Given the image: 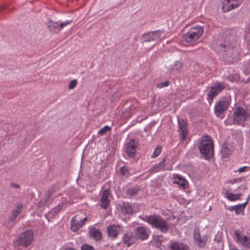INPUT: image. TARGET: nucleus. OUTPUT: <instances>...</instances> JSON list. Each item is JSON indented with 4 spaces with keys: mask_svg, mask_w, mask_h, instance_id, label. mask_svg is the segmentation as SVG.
I'll list each match as a JSON object with an SVG mask.
<instances>
[{
    "mask_svg": "<svg viewBox=\"0 0 250 250\" xmlns=\"http://www.w3.org/2000/svg\"><path fill=\"white\" fill-rule=\"evenodd\" d=\"M144 220L150 225L152 228L159 230L163 233H167L170 229V225L167 220L159 215L152 214L145 216Z\"/></svg>",
    "mask_w": 250,
    "mask_h": 250,
    "instance_id": "1",
    "label": "nucleus"
},
{
    "mask_svg": "<svg viewBox=\"0 0 250 250\" xmlns=\"http://www.w3.org/2000/svg\"><path fill=\"white\" fill-rule=\"evenodd\" d=\"M198 148L202 157L206 160H209L213 155V144L211 138L208 135L203 136Z\"/></svg>",
    "mask_w": 250,
    "mask_h": 250,
    "instance_id": "2",
    "label": "nucleus"
},
{
    "mask_svg": "<svg viewBox=\"0 0 250 250\" xmlns=\"http://www.w3.org/2000/svg\"><path fill=\"white\" fill-rule=\"evenodd\" d=\"M33 239V232L29 230H26L16 237L14 241V245L16 246L27 247L31 244Z\"/></svg>",
    "mask_w": 250,
    "mask_h": 250,
    "instance_id": "3",
    "label": "nucleus"
},
{
    "mask_svg": "<svg viewBox=\"0 0 250 250\" xmlns=\"http://www.w3.org/2000/svg\"><path fill=\"white\" fill-rule=\"evenodd\" d=\"M249 115L244 107L240 106H237L232 115L233 124L238 125L243 124L244 122H246L248 120Z\"/></svg>",
    "mask_w": 250,
    "mask_h": 250,
    "instance_id": "4",
    "label": "nucleus"
},
{
    "mask_svg": "<svg viewBox=\"0 0 250 250\" xmlns=\"http://www.w3.org/2000/svg\"><path fill=\"white\" fill-rule=\"evenodd\" d=\"M234 234L235 241L238 244L250 249V237L242 235V232L239 229L235 230Z\"/></svg>",
    "mask_w": 250,
    "mask_h": 250,
    "instance_id": "5",
    "label": "nucleus"
},
{
    "mask_svg": "<svg viewBox=\"0 0 250 250\" xmlns=\"http://www.w3.org/2000/svg\"><path fill=\"white\" fill-rule=\"evenodd\" d=\"M224 85L221 83L216 82L213 85L210 87V89L207 94L208 100L210 102L216 97L224 89Z\"/></svg>",
    "mask_w": 250,
    "mask_h": 250,
    "instance_id": "6",
    "label": "nucleus"
},
{
    "mask_svg": "<svg viewBox=\"0 0 250 250\" xmlns=\"http://www.w3.org/2000/svg\"><path fill=\"white\" fill-rule=\"evenodd\" d=\"M138 142L137 139H131L126 144L125 152L129 158H133L135 157Z\"/></svg>",
    "mask_w": 250,
    "mask_h": 250,
    "instance_id": "7",
    "label": "nucleus"
},
{
    "mask_svg": "<svg viewBox=\"0 0 250 250\" xmlns=\"http://www.w3.org/2000/svg\"><path fill=\"white\" fill-rule=\"evenodd\" d=\"M164 30H158L144 34L142 37V42H150L157 41L160 38Z\"/></svg>",
    "mask_w": 250,
    "mask_h": 250,
    "instance_id": "8",
    "label": "nucleus"
},
{
    "mask_svg": "<svg viewBox=\"0 0 250 250\" xmlns=\"http://www.w3.org/2000/svg\"><path fill=\"white\" fill-rule=\"evenodd\" d=\"M208 237L204 235L202 237L200 234L199 228H195L193 233V240L195 244L198 247L201 248L205 247L207 244Z\"/></svg>",
    "mask_w": 250,
    "mask_h": 250,
    "instance_id": "9",
    "label": "nucleus"
},
{
    "mask_svg": "<svg viewBox=\"0 0 250 250\" xmlns=\"http://www.w3.org/2000/svg\"><path fill=\"white\" fill-rule=\"evenodd\" d=\"M178 132L179 138L181 141L186 139L188 134V124L187 121L182 118H178Z\"/></svg>",
    "mask_w": 250,
    "mask_h": 250,
    "instance_id": "10",
    "label": "nucleus"
},
{
    "mask_svg": "<svg viewBox=\"0 0 250 250\" xmlns=\"http://www.w3.org/2000/svg\"><path fill=\"white\" fill-rule=\"evenodd\" d=\"M244 0H224L222 2V8L224 12H228L238 7Z\"/></svg>",
    "mask_w": 250,
    "mask_h": 250,
    "instance_id": "11",
    "label": "nucleus"
},
{
    "mask_svg": "<svg viewBox=\"0 0 250 250\" xmlns=\"http://www.w3.org/2000/svg\"><path fill=\"white\" fill-rule=\"evenodd\" d=\"M122 231V226L118 224L110 225L107 227V235L112 239L116 238Z\"/></svg>",
    "mask_w": 250,
    "mask_h": 250,
    "instance_id": "12",
    "label": "nucleus"
},
{
    "mask_svg": "<svg viewBox=\"0 0 250 250\" xmlns=\"http://www.w3.org/2000/svg\"><path fill=\"white\" fill-rule=\"evenodd\" d=\"M135 242V238L131 232H128L123 234L121 238V242L118 243L117 245H119L120 244L123 243L124 246L127 247H130Z\"/></svg>",
    "mask_w": 250,
    "mask_h": 250,
    "instance_id": "13",
    "label": "nucleus"
},
{
    "mask_svg": "<svg viewBox=\"0 0 250 250\" xmlns=\"http://www.w3.org/2000/svg\"><path fill=\"white\" fill-rule=\"evenodd\" d=\"M166 161V157H163L161 161L158 163L154 165L151 168H149L147 173L150 175H152L155 173L161 171H164L165 169V163Z\"/></svg>",
    "mask_w": 250,
    "mask_h": 250,
    "instance_id": "14",
    "label": "nucleus"
},
{
    "mask_svg": "<svg viewBox=\"0 0 250 250\" xmlns=\"http://www.w3.org/2000/svg\"><path fill=\"white\" fill-rule=\"evenodd\" d=\"M229 102L227 100H221L216 103L214 106V112L217 116L223 113L229 106Z\"/></svg>",
    "mask_w": 250,
    "mask_h": 250,
    "instance_id": "15",
    "label": "nucleus"
},
{
    "mask_svg": "<svg viewBox=\"0 0 250 250\" xmlns=\"http://www.w3.org/2000/svg\"><path fill=\"white\" fill-rule=\"evenodd\" d=\"M134 233L137 238L142 240L147 239L150 234V231H148L144 227H139L135 229Z\"/></svg>",
    "mask_w": 250,
    "mask_h": 250,
    "instance_id": "16",
    "label": "nucleus"
},
{
    "mask_svg": "<svg viewBox=\"0 0 250 250\" xmlns=\"http://www.w3.org/2000/svg\"><path fill=\"white\" fill-rule=\"evenodd\" d=\"M110 194V189L108 188H106L103 191L101 199V206L104 209L107 208L108 206L109 205L110 200L109 199V197Z\"/></svg>",
    "mask_w": 250,
    "mask_h": 250,
    "instance_id": "17",
    "label": "nucleus"
},
{
    "mask_svg": "<svg viewBox=\"0 0 250 250\" xmlns=\"http://www.w3.org/2000/svg\"><path fill=\"white\" fill-rule=\"evenodd\" d=\"M204 27L199 25H195L191 27L188 30L191 34L197 41L200 38L204 32Z\"/></svg>",
    "mask_w": 250,
    "mask_h": 250,
    "instance_id": "18",
    "label": "nucleus"
},
{
    "mask_svg": "<svg viewBox=\"0 0 250 250\" xmlns=\"http://www.w3.org/2000/svg\"><path fill=\"white\" fill-rule=\"evenodd\" d=\"M87 220L86 217L82 219L80 221H77L76 216L73 217L70 221L71 228L73 231H77L80 228H82L84 225Z\"/></svg>",
    "mask_w": 250,
    "mask_h": 250,
    "instance_id": "19",
    "label": "nucleus"
},
{
    "mask_svg": "<svg viewBox=\"0 0 250 250\" xmlns=\"http://www.w3.org/2000/svg\"><path fill=\"white\" fill-rule=\"evenodd\" d=\"M52 193V191H48L45 197L41 199L38 204L39 208H44L45 207H48L51 203V195Z\"/></svg>",
    "mask_w": 250,
    "mask_h": 250,
    "instance_id": "20",
    "label": "nucleus"
},
{
    "mask_svg": "<svg viewBox=\"0 0 250 250\" xmlns=\"http://www.w3.org/2000/svg\"><path fill=\"white\" fill-rule=\"evenodd\" d=\"M173 183L177 184L181 187L186 189L188 188V181L182 176L179 174H175L173 175Z\"/></svg>",
    "mask_w": 250,
    "mask_h": 250,
    "instance_id": "21",
    "label": "nucleus"
},
{
    "mask_svg": "<svg viewBox=\"0 0 250 250\" xmlns=\"http://www.w3.org/2000/svg\"><path fill=\"white\" fill-rule=\"evenodd\" d=\"M170 250H188L187 245L179 242H171L169 245Z\"/></svg>",
    "mask_w": 250,
    "mask_h": 250,
    "instance_id": "22",
    "label": "nucleus"
},
{
    "mask_svg": "<svg viewBox=\"0 0 250 250\" xmlns=\"http://www.w3.org/2000/svg\"><path fill=\"white\" fill-rule=\"evenodd\" d=\"M140 190V188L136 185L133 187L127 188L125 190V194L127 198H131L133 196H137Z\"/></svg>",
    "mask_w": 250,
    "mask_h": 250,
    "instance_id": "23",
    "label": "nucleus"
},
{
    "mask_svg": "<svg viewBox=\"0 0 250 250\" xmlns=\"http://www.w3.org/2000/svg\"><path fill=\"white\" fill-rule=\"evenodd\" d=\"M121 210L123 214H131L133 212V207L130 203L124 202L121 206Z\"/></svg>",
    "mask_w": 250,
    "mask_h": 250,
    "instance_id": "24",
    "label": "nucleus"
},
{
    "mask_svg": "<svg viewBox=\"0 0 250 250\" xmlns=\"http://www.w3.org/2000/svg\"><path fill=\"white\" fill-rule=\"evenodd\" d=\"M47 27L49 30L53 33H58L61 30L59 22L52 21H48Z\"/></svg>",
    "mask_w": 250,
    "mask_h": 250,
    "instance_id": "25",
    "label": "nucleus"
},
{
    "mask_svg": "<svg viewBox=\"0 0 250 250\" xmlns=\"http://www.w3.org/2000/svg\"><path fill=\"white\" fill-rule=\"evenodd\" d=\"M247 205V203H244L243 204H240L237 205L230 206L229 207L228 209L230 211H235L236 214L238 215L241 214L244 211V210Z\"/></svg>",
    "mask_w": 250,
    "mask_h": 250,
    "instance_id": "26",
    "label": "nucleus"
},
{
    "mask_svg": "<svg viewBox=\"0 0 250 250\" xmlns=\"http://www.w3.org/2000/svg\"><path fill=\"white\" fill-rule=\"evenodd\" d=\"M89 236L96 241H99L102 238V233L100 230L95 228H92L89 231Z\"/></svg>",
    "mask_w": 250,
    "mask_h": 250,
    "instance_id": "27",
    "label": "nucleus"
},
{
    "mask_svg": "<svg viewBox=\"0 0 250 250\" xmlns=\"http://www.w3.org/2000/svg\"><path fill=\"white\" fill-rule=\"evenodd\" d=\"M232 152V149L231 148H229L228 144L224 143L221 147V153L222 157L224 158H228L229 155Z\"/></svg>",
    "mask_w": 250,
    "mask_h": 250,
    "instance_id": "28",
    "label": "nucleus"
},
{
    "mask_svg": "<svg viewBox=\"0 0 250 250\" xmlns=\"http://www.w3.org/2000/svg\"><path fill=\"white\" fill-rule=\"evenodd\" d=\"M183 40L189 43H193L197 41L189 31L183 36Z\"/></svg>",
    "mask_w": 250,
    "mask_h": 250,
    "instance_id": "29",
    "label": "nucleus"
},
{
    "mask_svg": "<svg viewBox=\"0 0 250 250\" xmlns=\"http://www.w3.org/2000/svg\"><path fill=\"white\" fill-rule=\"evenodd\" d=\"M226 197L229 201H234L240 199V196H241V193L238 194H233L232 193H230L228 190L226 191Z\"/></svg>",
    "mask_w": 250,
    "mask_h": 250,
    "instance_id": "30",
    "label": "nucleus"
},
{
    "mask_svg": "<svg viewBox=\"0 0 250 250\" xmlns=\"http://www.w3.org/2000/svg\"><path fill=\"white\" fill-rule=\"evenodd\" d=\"M182 67V63L179 61H176L171 67V70L175 73H179Z\"/></svg>",
    "mask_w": 250,
    "mask_h": 250,
    "instance_id": "31",
    "label": "nucleus"
},
{
    "mask_svg": "<svg viewBox=\"0 0 250 250\" xmlns=\"http://www.w3.org/2000/svg\"><path fill=\"white\" fill-rule=\"evenodd\" d=\"M121 175L125 177H128L130 175L129 169L125 167H122L119 170Z\"/></svg>",
    "mask_w": 250,
    "mask_h": 250,
    "instance_id": "32",
    "label": "nucleus"
},
{
    "mask_svg": "<svg viewBox=\"0 0 250 250\" xmlns=\"http://www.w3.org/2000/svg\"><path fill=\"white\" fill-rule=\"evenodd\" d=\"M20 213L19 212V211H18L17 210H13L11 212V216L9 218V221L14 222L15 221L17 217Z\"/></svg>",
    "mask_w": 250,
    "mask_h": 250,
    "instance_id": "33",
    "label": "nucleus"
},
{
    "mask_svg": "<svg viewBox=\"0 0 250 250\" xmlns=\"http://www.w3.org/2000/svg\"><path fill=\"white\" fill-rule=\"evenodd\" d=\"M134 109L135 107L133 105H130L125 109V113H126L127 116H130L135 113Z\"/></svg>",
    "mask_w": 250,
    "mask_h": 250,
    "instance_id": "34",
    "label": "nucleus"
},
{
    "mask_svg": "<svg viewBox=\"0 0 250 250\" xmlns=\"http://www.w3.org/2000/svg\"><path fill=\"white\" fill-rule=\"evenodd\" d=\"M111 129V128L110 126L108 125H105L99 130L98 134L101 135H103L107 131H110Z\"/></svg>",
    "mask_w": 250,
    "mask_h": 250,
    "instance_id": "35",
    "label": "nucleus"
},
{
    "mask_svg": "<svg viewBox=\"0 0 250 250\" xmlns=\"http://www.w3.org/2000/svg\"><path fill=\"white\" fill-rule=\"evenodd\" d=\"M162 151L161 147H157L155 148L154 151H153L152 155L151 156V158H155L158 156Z\"/></svg>",
    "mask_w": 250,
    "mask_h": 250,
    "instance_id": "36",
    "label": "nucleus"
},
{
    "mask_svg": "<svg viewBox=\"0 0 250 250\" xmlns=\"http://www.w3.org/2000/svg\"><path fill=\"white\" fill-rule=\"evenodd\" d=\"M169 82L167 81H166L157 83V86L158 88H162L168 86L169 85Z\"/></svg>",
    "mask_w": 250,
    "mask_h": 250,
    "instance_id": "37",
    "label": "nucleus"
},
{
    "mask_svg": "<svg viewBox=\"0 0 250 250\" xmlns=\"http://www.w3.org/2000/svg\"><path fill=\"white\" fill-rule=\"evenodd\" d=\"M82 250H95L93 247L88 244L83 245L81 247Z\"/></svg>",
    "mask_w": 250,
    "mask_h": 250,
    "instance_id": "38",
    "label": "nucleus"
},
{
    "mask_svg": "<svg viewBox=\"0 0 250 250\" xmlns=\"http://www.w3.org/2000/svg\"><path fill=\"white\" fill-rule=\"evenodd\" d=\"M71 20H67L65 21L59 22L60 27H61V29L62 30L64 26L70 24L72 22Z\"/></svg>",
    "mask_w": 250,
    "mask_h": 250,
    "instance_id": "39",
    "label": "nucleus"
},
{
    "mask_svg": "<svg viewBox=\"0 0 250 250\" xmlns=\"http://www.w3.org/2000/svg\"><path fill=\"white\" fill-rule=\"evenodd\" d=\"M219 49L220 52H225L226 51H228L229 48L228 46H227L225 44H221L219 46Z\"/></svg>",
    "mask_w": 250,
    "mask_h": 250,
    "instance_id": "40",
    "label": "nucleus"
},
{
    "mask_svg": "<svg viewBox=\"0 0 250 250\" xmlns=\"http://www.w3.org/2000/svg\"><path fill=\"white\" fill-rule=\"evenodd\" d=\"M77 84V81L76 80H72L69 84V88L70 89H74L76 87Z\"/></svg>",
    "mask_w": 250,
    "mask_h": 250,
    "instance_id": "41",
    "label": "nucleus"
},
{
    "mask_svg": "<svg viewBox=\"0 0 250 250\" xmlns=\"http://www.w3.org/2000/svg\"><path fill=\"white\" fill-rule=\"evenodd\" d=\"M250 169V167L247 166H244L240 168H239L238 169H237L235 172L238 171L240 173L241 172H244L245 171H248Z\"/></svg>",
    "mask_w": 250,
    "mask_h": 250,
    "instance_id": "42",
    "label": "nucleus"
},
{
    "mask_svg": "<svg viewBox=\"0 0 250 250\" xmlns=\"http://www.w3.org/2000/svg\"><path fill=\"white\" fill-rule=\"evenodd\" d=\"M63 205L61 204L58 205L57 207H55L53 209V211L55 213L57 214L60 212L62 209Z\"/></svg>",
    "mask_w": 250,
    "mask_h": 250,
    "instance_id": "43",
    "label": "nucleus"
},
{
    "mask_svg": "<svg viewBox=\"0 0 250 250\" xmlns=\"http://www.w3.org/2000/svg\"><path fill=\"white\" fill-rule=\"evenodd\" d=\"M242 181V178H233L232 179H230L229 180V183L231 184H234L236 183H240Z\"/></svg>",
    "mask_w": 250,
    "mask_h": 250,
    "instance_id": "44",
    "label": "nucleus"
},
{
    "mask_svg": "<svg viewBox=\"0 0 250 250\" xmlns=\"http://www.w3.org/2000/svg\"><path fill=\"white\" fill-rule=\"evenodd\" d=\"M23 207V204L21 203H18L16 206V209H14L15 210H17L19 211L20 213L21 211V209Z\"/></svg>",
    "mask_w": 250,
    "mask_h": 250,
    "instance_id": "45",
    "label": "nucleus"
},
{
    "mask_svg": "<svg viewBox=\"0 0 250 250\" xmlns=\"http://www.w3.org/2000/svg\"><path fill=\"white\" fill-rule=\"evenodd\" d=\"M244 71L247 73H250V60L249 61L248 64L245 67Z\"/></svg>",
    "mask_w": 250,
    "mask_h": 250,
    "instance_id": "46",
    "label": "nucleus"
},
{
    "mask_svg": "<svg viewBox=\"0 0 250 250\" xmlns=\"http://www.w3.org/2000/svg\"><path fill=\"white\" fill-rule=\"evenodd\" d=\"M10 186L13 188H16V189H20L21 188V186L19 184H16L14 183H11L10 184Z\"/></svg>",
    "mask_w": 250,
    "mask_h": 250,
    "instance_id": "47",
    "label": "nucleus"
},
{
    "mask_svg": "<svg viewBox=\"0 0 250 250\" xmlns=\"http://www.w3.org/2000/svg\"><path fill=\"white\" fill-rule=\"evenodd\" d=\"M60 250H76L73 248L69 247L67 246H63L62 247Z\"/></svg>",
    "mask_w": 250,
    "mask_h": 250,
    "instance_id": "48",
    "label": "nucleus"
},
{
    "mask_svg": "<svg viewBox=\"0 0 250 250\" xmlns=\"http://www.w3.org/2000/svg\"><path fill=\"white\" fill-rule=\"evenodd\" d=\"M155 237H156L154 238L155 240L160 242H161L163 239V236L162 235H157Z\"/></svg>",
    "mask_w": 250,
    "mask_h": 250,
    "instance_id": "49",
    "label": "nucleus"
},
{
    "mask_svg": "<svg viewBox=\"0 0 250 250\" xmlns=\"http://www.w3.org/2000/svg\"><path fill=\"white\" fill-rule=\"evenodd\" d=\"M247 124L250 126V115H249V117L248 118V120L246 121Z\"/></svg>",
    "mask_w": 250,
    "mask_h": 250,
    "instance_id": "50",
    "label": "nucleus"
},
{
    "mask_svg": "<svg viewBox=\"0 0 250 250\" xmlns=\"http://www.w3.org/2000/svg\"><path fill=\"white\" fill-rule=\"evenodd\" d=\"M250 199V194L248 196L247 198V200L245 202V203H247V205L248 204V203H249V200Z\"/></svg>",
    "mask_w": 250,
    "mask_h": 250,
    "instance_id": "51",
    "label": "nucleus"
},
{
    "mask_svg": "<svg viewBox=\"0 0 250 250\" xmlns=\"http://www.w3.org/2000/svg\"><path fill=\"white\" fill-rule=\"evenodd\" d=\"M5 8V6H3V5H2L0 7V11H2L3 10H4Z\"/></svg>",
    "mask_w": 250,
    "mask_h": 250,
    "instance_id": "52",
    "label": "nucleus"
},
{
    "mask_svg": "<svg viewBox=\"0 0 250 250\" xmlns=\"http://www.w3.org/2000/svg\"><path fill=\"white\" fill-rule=\"evenodd\" d=\"M240 188V187H238L237 188H236V189H235V191H237V190H238V188Z\"/></svg>",
    "mask_w": 250,
    "mask_h": 250,
    "instance_id": "53",
    "label": "nucleus"
},
{
    "mask_svg": "<svg viewBox=\"0 0 250 250\" xmlns=\"http://www.w3.org/2000/svg\"><path fill=\"white\" fill-rule=\"evenodd\" d=\"M249 135H250V130L249 131Z\"/></svg>",
    "mask_w": 250,
    "mask_h": 250,
    "instance_id": "54",
    "label": "nucleus"
},
{
    "mask_svg": "<svg viewBox=\"0 0 250 250\" xmlns=\"http://www.w3.org/2000/svg\"><path fill=\"white\" fill-rule=\"evenodd\" d=\"M232 250H239L235 249H233Z\"/></svg>",
    "mask_w": 250,
    "mask_h": 250,
    "instance_id": "55",
    "label": "nucleus"
}]
</instances>
